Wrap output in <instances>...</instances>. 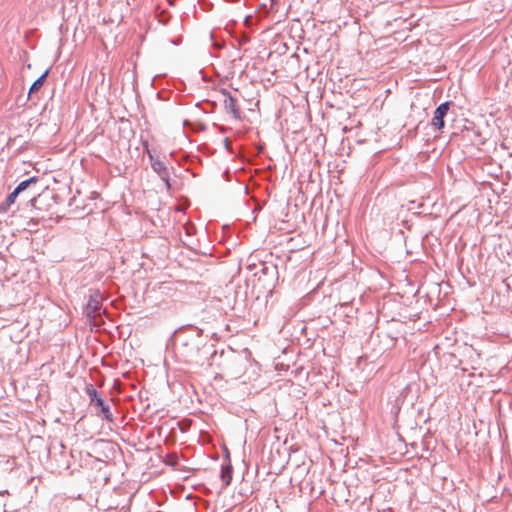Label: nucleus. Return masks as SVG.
Masks as SVG:
<instances>
[{
  "instance_id": "nucleus-1",
  "label": "nucleus",
  "mask_w": 512,
  "mask_h": 512,
  "mask_svg": "<svg viewBox=\"0 0 512 512\" xmlns=\"http://www.w3.org/2000/svg\"><path fill=\"white\" fill-rule=\"evenodd\" d=\"M177 355L185 363L203 366L216 363L217 351L201 335L200 331L191 329L177 336Z\"/></svg>"
},
{
  "instance_id": "nucleus-2",
  "label": "nucleus",
  "mask_w": 512,
  "mask_h": 512,
  "mask_svg": "<svg viewBox=\"0 0 512 512\" xmlns=\"http://www.w3.org/2000/svg\"><path fill=\"white\" fill-rule=\"evenodd\" d=\"M219 358L222 359V362L217 363V365L227 374L232 376H237L240 373V369H238V365L242 362L240 356L236 355L234 351L230 350L228 352L222 351Z\"/></svg>"
},
{
  "instance_id": "nucleus-3",
  "label": "nucleus",
  "mask_w": 512,
  "mask_h": 512,
  "mask_svg": "<svg viewBox=\"0 0 512 512\" xmlns=\"http://www.w3.org/2000/svg\"><path fill=\"white\" fill-rule=\"evenodd\" d=\"M86 393L90 398V403L95 405L103 415V418L108 422H113V414L110 406L102 399L100 393L95 389L92 384L86 386Z\"/></svg>"
},
{
  "instance_id": "nucleus-4",
  "label": "nucleus",
  "mask_w": 512,
  "mask_h": 512,
  "mask_svg": "<svg viewBox=\"0 0 512 512\" xmlns=\"http://www.w3.org/2000/svg\"><path fill=\"white\" fill-rule=\"evenodd\" d=\"M145 147H146V150H147V153H148V157L150 159L151 167H152L153 171L155 173H157V175L160 177V179L162 181H164L167 189H170L171 188V184H170L169 168L166 166V164L163 161L153 157V155L149 151L147 145H145Z\"/></svg>"
},
{
  "instance_id": "nucleus-5",
  "label": "nucleus",
  "mask_w": 512,
  "mask_h": 512,
  "mask_svg": "<svg viewBox=\"0 0 512 512\" xmlns=\"http://www.w3.org/2000/svg\"><path fill=\"white\" fill-rule=\"evenodd\" d=\"M451 102L445 101L441 103L434 111L433 118L431 120V126L438 131H442L445 126L444 118L447 116L450 109Z\"/></svg>"
},
{
  "instance_id": "nucleus-6",
  "label": "nucleus",
  "mask_w": 512,
  "mask_h": 512,
  "mask_svg": "<svg viewBox=\"0 0 512 512\" xmlns=\"http://www.w3.org/2000/svg\"><path fill=\"white\" fill-rule=\"evenodd\" d=\"M221 93L224 96L223 104H224L225 111L227 113L231 114L234 119L240 120L241 115H240V109L238 106L237 99L235 97H233L231 95V93L229 91H227L226 89H222Z\"/></svg>"
},
{
  "instance_id": "nucleus-7",
  "label": "nucleus",
  "mask_w": 512,
  "mask_h": 512,
  "mask_svg": "<svg viewBox=\"0 0 512 512\" xmlns=\"http://www.w3.org/2000/svg\"><path fill=\"white\" fill-rule=\"evenodd\" d=\"M49 74V69L45 70L44 73L42 75H40L33 83L32 85L30 86L29 88V96H31L33 93L39 91L41 89V87L43 86V84L45 83L46 81V78Z\"/></svg>"
},
{
  "instance_id": "nucleus-8",
  "label": "nucleus",
  "mask_w": 512,
  "mask_h": 512,
  "mask_svg": "<svg viewBox=\"0 0 512 512\" xmlns=\"http://www.w3.org/2000/svg\"><path fill=\"white\" fill-rule=\"evenodd\" d=\"M220 477H221L225 487L231 483L232 466L230 464L222 467Z\"/></svg>"
},
{
  "instance_id": "nucleus-9",
  "label": "nucleus",
  "mask_w": 512,
  "mask_h": 512,
  "mask_svg": "<svg viewBox=\"0 0 512 512\" xmlns=\"http://www.w3.org/2000/svg\"><path fill=\"white\" fill-rule=\"evenodd\" d=\"M38 181L37 176H32L28 179L21 181L15 188L18 193L25 191L31 184H35Z\"/></svg>"
},
{
  "instance_id": "nucleus-10",
  "label": "nucleus",
  "mask_w": 512,
  "mask_h": 512,
  "mask_svg": "<svg viewBox=\"0 0 512 512\" xmlns=\"http://www.w3.org/2000/svg\"><path fill=\"white\" fill-rule=\"evenodd\" d=\"M86 309L88 314L96 312L99 309V302L91 297L87 303Z\"/></svg>"
},
{
  "instance_id": "nucleus-11",
  "label": "nucleus",
  "mask_w": 512,
  "mask_h": 512,
  "mask_svg": "<svg viewBox=\"0 0 512 512\" xmlns=\"http://www.w3.org/2000/svg\"><path fill=\"white\" fill-rule=\"evenodd\" d=\"M20 193L15 189L7 196V204H13Z\"/></svg>"
},
{
  "instance_id": "nucleus-12",
  "label": "nucleus",
  "mask_w": 512,
  "mask_h": 512,
  "mask_svg": "<svg viewBox=\"0 0 512 512\" xmlns=\"http://www.w3.org/2000/svg\"><path fill=\"white\" fill-rule=\"evenodd\" d=\"M12 204H7V200L0 204V210L6 212Z\"/></svg>"
},
{
  "instance_id": "nucleus-13",
  "label": "nucleus",
  "mask_w": 512,
  "mask_h": 512,
  "mask_svg": "<svg viewBox=\"0 0 512 512\" xmlns=\"http://www.w3.org/2000/svg\"><path fill=\"white\" fill-rule=\"evenodd\" d=\"M12 204H7V200L0 204V210L6 212Z\"/></svg>"
},
{
  "instance_id": "nucleus-14",
  "label": "nucleus",
  "mask_w": 512,
  "mask_h": 512,
  "mask_svg": "<svg viewBox=\"0 0 512 512\" xmlns=\"http://www.w3.org/2000/svg\"><path fill=\"white\" fill-rule=\"evenodd\" d=\"M6 494H8V491H7V490H1V491H0V496H4V495H6Z\"/></svg>"
},
{
  "instance_id": "nucleus-15",
  "label": "nucleus",
  "mask_w": 512,
  "mask_h": 512,
  "mask_svg": "<svg viewBox=\"0 0 512 512\" xmlns=\"http://www.w3.org/2000/svg\"><path fill=\"white\" fill-rule=\"evenodd\" d=\"M1 506H2V511H1V512H6V510H5L6 503H4V502H3V503H1Z\"/></svg>"
},
{
  "instance_id": "nucleus-16",
  "label": "nucleus",
  "mask_w": 512,
  "mask_h": 512,
  "mask_svg": "<svg viewBox=\"0 0 512 512\" xmlns=\"http://www.w3.org/2000/svg\"><path fill=\"white\" fill-rule=\"evenodd\" d=\"M270 2H271V7H273L276 4V0H270Z\"/></svg>"
}]
</instances>
